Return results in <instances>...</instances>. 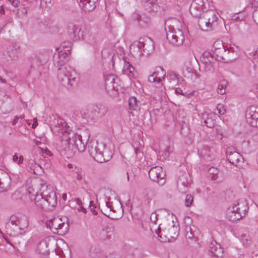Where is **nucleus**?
<instances>
[{
	"label": "nucleus",
	"instance_id": "0e129e2a",
	"mask_svg": "<svg viewBox=\"0 0 258 258\" xmlns=\"http://www.w3.org/2000/svg\"><path fill=\"white\" fill-rule=\"evenodd\" d=\"M252 18L255 22H258V7L253 11Z\"/></svg>",
	"mask_w": 258,
	"mask_h": 258
},
{
	"label": "nucleus",
	"instance_id": "603ef678",
	"mask_svg": "<svg viewBox=\"0 0 258 258\" xmlns=\"http://www.w3.org/2000/svg\"><path fill=\"white\" fill-rule=\"evenodd\" d=\"M148 81L150 82L154 83L155 84V86L157 87V76H156V74L154 72L152 74L150 75L148 78Z\"/></svg>",
	"mask_w": 258,
	"mask_h": 258
},
{
	"label": "nucleus",
	"instance_id": "9b49d317",
	"mask_svg": "<svg viewBox=\"0 0 258 258\" xmlns=\"http://www.w3.org/2000/svg\"><path fill=\"white\" fill-rule=\"evenodd\" d=\"M133 46L137 47L139 49L142 48L145 53L149 54L153 50V42L148 37H141L138 41L133 43Z\"/></svg>",
	"mask_w": 258,
	"mask_h": 258
},
{
	"label": "nucleus",
	"instance_id": "f03ea898",
	"mask_svg": "<svg viewBox=\"0 0 258 258\" xmlns=\"http://www.w3.org/2000/svg\"><path fill=\"white\" fill-rule=\"evenodd\" d=\"M38 152L40 154V158L38 159L37 155H34L33 159H30L28 162L27 170L33 174L39 175L43 172L44 169H48L50 167V160L44 154L51 156L52 154L46 148L44 149L38 147Z\"/></svg>",
	"mask_w": 258,
	"mask_h": 258
},
{
	"label": "nucleus",
	"instance_id": "a18cd8bd",
	"mask_svg": "<svg viewBox=\"0 0 258 258\" xmlns=\"http://www.w3.org/2000/svg\"><path fill=\"white\" fill-rule=\"evenodd\" d=\"M57 219H54L52 220L47 221L46 222V225L47 228H48L51 229L52 227H56L57 225L58 224L57 222Z\"/></svg>",
	"mask_w": 258,
	"mask_h": 258
},
{
	"label": "nucleus",
	"instance_id": "37998d69",
	"mask_svg": "<svg viewBox=\"0 0 258 258\" xmlns=\"http://www.w3.org/2000/svg\"><path fill=\"white\" fill-rule=\"evenodd\" d=\"M225 46H226V45H224L222 42L220 41H215L213 45L211 52H213V51H215L217 49H219L221 48H222V47Z\"/></svg>",
	"mask_w": 258,
	"mask_h": 258
},
{
	"label": "nucleus",
	"instance_id": "c9c22d12",
	"mask_svg": "<svg viewBox=\"0 0 258 258\" xmlns=\"http://www.w3.org/2000/svg\"><path fill=\"white\" fill-rule=\"evenodd\" d=\"M19 46L16 45L14 46L13 48L10 49L8 50V53L10 57H11L12 59H16L18 57L19 53Z\"/></svg>",
	"mask_w": 258,
	"mask_h": 258
},
{
	"label": "nucleus",
	"instance_id": "412c9836",
	"mask_svg": "<svg viewBox=\"0 0 258 258\" xmlns=\"http://www.w3.org/2000/svg\"><path fill=\"white\" fill-rule=\"evenodd\" d=\"M205 18L206 17L204 13H203L202 16L199 18L198 25L199 27L204 31H210L215 29V28L211 25L208 20L207 19H206Z\"/></svg>",
	"mask_w": 258,
	"mask_h": 258
},
{
	"label": "nucleus",
	"instance_id": "3c124183",
	"mask_svg": "<svg viewBox=\"0 0 258 258\" xmlns=\"http://www.w3.org/2000/svg\"><path fill=\"white\" fill-rule=\"evenodd\" d=\"M123 69L125 71H127L130 73H132L134 70V68L130 63L129 62L125 61Z\"/></svg>",
	"mask_w": 258,
	"mask_h": 258
},
{
	"label": "nucleus",
	"instance_id": "de8ad7c7",
	"mask_svg": "<svg viewBox=\"0 0 258 258\" xmlns=\"http://www.w3.org/2000/svg\"><path fill=\"white\" fill-rule=\"evenodd\" d=\"M194 201V197L191 195H187L185 199V205L186 207H190Z\"/></svg>",
	"mask_w": 258,
	"mask_h": 258
},
{
	"label": "nucleus",
	"instance_id": "13d9d810",
	"mask_svg": "<svg viewBox=\"0 0 258 258\" xmlns=\"http://www.w3.org/2000/svg\"><path fill=\"white\" fill-rule=\"evenodd\" d=\"M68 168L71 171L74 172L75 171L78 172L79 167H77L75 164L72 163H69L67 165Z\"/></svg>",
	"mask_w": 258,
	"mask_h": 258
},
{
	"label": "nucleus",
	"instance_id": "69168bd1",
	"mask_svg": "<svg viewBox=\"0 0 258 258\" xmlns=\"http://www.w3.org/2000/svg\"><path fill=\"white\" fill-rule=\"evenodd\" d=\"M178 74L174 72H170L169 73V77L171 80H175L178 79Z\"/></svg>",
	"mask_w": 258,
	"mask_h": 258
},
{
	"label": "nucleus",
	"instance_id": "6ab92c4d",
	"mask_svg": "<svg viewBox=\"0 0 258 258\" xmlns=\"http://www.w3.org/2000/svg\"><path fill=\"white\" fill-rule=\"evenodd\" d=\"M237 49L238 48L237 47H228V45L227 46L226 55L224 56V57H225V62L228 63L229 62H232L238 57V56L237 52Z\"/></svg>",
	"mask_w": 258,
	"mask_h": 258
},
{
	"label": "nucleus",
	"instance_id": "c03bdc74",
	"mask_svg": "<svg viewBox=\"0 0 258 258\" xmlns=\"http://www.w3.org/2000/svg\"><path fill=\"white\" fill-rule=\"evenodd\" d=\"M33 26L34 28L37 29H40L44 25L42 21L40 19L36 18L34 19L32 22Z\"/></svg>",
	"mask_w": 258,
	"mask_h": 258
},
{
	"label": "nucleus",
	"instance_id": "4468645a",
	"mask_svg": "<svg viewBox=\"0 0 258 258\" xmlns=\"http://www.w3.org/2000/svg\"><path fill=\"white\" fill-rule=\"evenodd\" d=\"M214 57L211 52H205L203 54L201 61L204 64V69L206 72H214L215 70V61H214Z\"/></svg>",
	"mask_w": 258,
	"mask_h": 258
},
{
	"label": "nucleus",
	"instance_id": "473e14b6",
	"mask_svg": "<svg viewBox=\"0 0 258 258\" xmlns=\"http://www.w3.org/2000/svg\"><path fill=\"white\" fill-rule=\"evenodd\" d=\"M139 102L135 97H132L128 100V105L130 110L137 111L140 109Z\"/></svg>",
	"mask_w": 258,
	"mask_h": 258
},
{
	"label": "nucleus",
	"instance_id": "393cba45",
	"mask_svg": "<svg viewBox=\"0 0 258 258\" xmlns=\"http://www.w3.org/2000/svg\"><path fill=\"white\" fill-rule=\"evenodd\" d=\"M97 1L98 0H83L79 3V6L83 8L85 12H90L95 8Z\"/></svg>",
	"mask_w": 258,
	"mask_h": 258
},
{
	"label": "nucleus",
	"instance_id": "ea45409f",
	"mask_svg": "<svg viewBox=\"0 0 258 258\" xmlns=\"http://www.w3.org/2000/svg\"><path fill=\"white\" fill-rule=\"evenodd\" d=\"M227 82L225 81H222L220 82L217 88V92L221 95L224 94L226 92V86Z\"/></svg>",
	"mask_w": 258,
	"mask_h": 258
},
{
	"label": "nucleus",
	"instance_id": "09e8293b",
	"mask_svg": "<svg viewBox=\"0 0 258 258\" xmlns=\"http://www.w3.org/2000/svg\"><path fill=\"white\" fill-rule=\"evenodd\" d=\"M75 201L77 202V204L79 205V207L77 208L78 211L79 212H82L84 213H87V210L84 208L82 206V203L80 199L79 198H76L75 199Z\"/></svg>",
	"mask_w": 258,
	"mask_h": 258
},
{
	"label": "nucleus",
	"instance_id": "ddd939ff",
	"mask_svg": "<svg viewBox=\"0 0 258 258\" xmlns=\"http://www.w3.org/2000/svg\"><path fill=\"white\" fill-rule=\"evenodd\" d=\"M85 148L83 145L78 142H66V157L67 158L73 157L77 151L83 152Z\"/></svg>",
	"mask_w": 258,
	"mask_h": 258
},
{
	"label": "nucleus",
	"instance_id": "4d7b16f0",
	"mask_svg": "<svg viewBox=\"0 0 258 258\" xmlns=\"http://www.w3.org/2000/svg\"><path fill=\"white\" fill-rule=\"evenodd\" d=\"M63 223H59L57 225V227H55V229L56 231V233L58 235H63L64 234V233H63V231L62 230H61L62 227L63 226Z\"/></svg>",
	"mask_w": 258,
	"mask_h": 258
},
{
	"label": "nucleus",
	"instance_id": "20e7f679",
	"mask_svg": "<svg viewBox=\"0 0 258 258\" xmlns=\"http://www.w3.org/2000/svg\"><path fill=\"white\" fill-rule=\"evenodd\" d=\"M249 210L247 201L245 199H240L236 204L229 206L226 211V217L231 221L235 222L244 217Z\"/></svg>",
	"mask_w": 258,
	"mask_h": 258
},
{
	"label": "nucleus",
	"instance_id": "338daca9",
	"mask_svg": "<svg viewBox=\"0 0 258 258\" xmlns=\"http://www.w3.org/2000/svg\"><path fill=\"white\" fill-rule=\"evenodd\" d=\"M250 55L253 59L255 60L256 61H258V49H256L255 51L250 53Z\"/></svg>",
	"mask_w": 258,
	"mask_h": 258
},
{
	"label": "nucleus",
	"instance_id": "cd10ccee",
	"mask_svg": "<svg viewBox=\"0 0 258 258\" xmlns=\"http://www.w3.org/2000/svg\"><path fill=\"white\" fill-rule=\"evenodd\" d=\"M227 46L225 47H222L219 49H217L215 51L211 52L213 56L214 57V59L215 60L221 61L223 60L225 62V58L224 56L226 55V49Z\"/></svg>",
	"mask_w": 258,
	"mask_h": 258
},
{
	"label": "nucleus",
	"instance_id": "2f4dec72",
	"mask_svg": "<svg viewBox=\"0 0 258 258\" xmlns=\"http://www.w3.org/2000/svg\"><path fill=\"white\" fill-rule=\"evenodd\" d=\"M29 10V7L28 6H25L23 5H21L17 10L16 17L19 19H23L26 17L27 16Z\"/></svg>",
	"mask_w": 258,
	"mask_h": 258
},
{
	"label": "nucleus",
	"instance_id": "774afa93",
	"mask_svg": "<svg viewBox=\"0 0 258 258\" xmlns=\"http://www.w3.org/2000/svg\"><path fill=\"white\" fill-rule=\"evenodd\" d=\"M67 245V249L66 250V254L67 253L68 255V258H72L71 251L68 244L66 242Z\"/></svg>",
	"mask_w": 258,
	"mask_h": 258
},
{
	"label": "nucleus",
	"instance_id": "e2e57ef3",
	"mask_svg": "<svg viewBox=\"0 0 258 258\" xmlns=\"http://www.w3.org/2000/svg\"><path fill=\"white\" fill-rule=\"evenodd\" d=\"M157 216L158 215L156 213H153L150 216V220L151 221L154 223H156V221H157Z\"/></svg>",
	"mask_w": 258,
	"mask_h": 258
},
{
	"label": "nucleus",
	"instance_id": "680f3d73",
	"mask_svg": "<svg viewBox=\"0 0 258 258\" xmlns=\"http://www.w3.org/2000/svg\"><path fill=\"white\" fill-rule=\"evenodd\" d=\"M89 207L90 208V210L93 214L96 215L97 214V212L95 210L96 208V206L94 204L93 201H90Z\"/></svg>",
	"mask_w": 258,
	"mask_h": 258
},
{
	"label": "nucleus",
	"instance_id": "f8f14e48",
	"mask_svg": "<svg viewBox=\"0 0 258 258\" xmlns=\"http://www.w3.org/2000/svg\"><path fill=\"white\" fill-rule=\"evenodd\" d=\"M226 158L230 163L238 167L241 166L244 159L242 156L235 151H232L231 148L227 149L226 151Z\"/></svg>",
	"mask_w": 258,
	"mask_h": 258
},
{
	"label": "nucleus",
	"instance_id": "f704fd0d",
	"mask_svg": "<svg viewBox=\"0 0 258 258\" xmlns=\"http://www.w3.org/2000/svg\"><path fill=\"white\" fill-rule=\"evenodd\" d=\"M79 142H78L80 145H83V147L85 149L87 144L89 141L90 138V135L88 132H87L83 135H79Z\"/></svg>",
	"mask_w": 258,
	"mask_h": 258
},
{
	"label": "nucleus",
	"instance_id": "8fccbe9b",
	"mask_svg": "<svg viewBox=\"0 0 258 258\" xmlns=\"http://www.w3.org/2000/svg\"><path fill=\"white\" fill-rule=\"evenodd\" d=\"M215 254H214L213 258H222L223 256V248L221 247H218V249L215 251Z\"/></svg>",
	"mask_w": 258,
	"mask_h": 258
},
{
	"label": "nucleus",
	"instance_id": "c756f323",
	"mask_svg": "<svg viewBox=\"0 0 258 258\" xmlns=\"http://www.w3.org/2000/svg\"><path fill=\"white\" fill-rule=\"evenodd\" d=\"M157 78V88H160L163 85L162 80L164 79L166 75V72L161 67H157L156 71L154 72Z\"/></svg>",
	"mask_w": 258,
	"mask_h": 258
},
{
	"label": "nucleus",
	"instance_id": "72a5a7b5",
	"mask_svg": "<svg viewBox=\"0 0 258 258\" xmlns=\"http://www.w3.org/2000/svg\"><path fill=\"white\" fill-rule=\"evenodd\" d=\"M101 212L104 215L112 220H118L121 218V214H116L111 213L106 207L103 210H101Z\"/></svg>",
	"mask_w": 258,
	"mask_h": 258
},
{
	"label": "nucleus",
	"instance_id": "9d476101",
	"mask_svg": "<svg viewBox=\"0 0 258 258\" xmlns=\"http://www.w3.org/2000/svg\"><path fill=\"white\" fill-rule=\"evenodd\" d=\"M245 118L247 123L251 126L258 127V107H248L245 111Z\"/></svg>",
	"mask_w": 258,
	"mask_h": 258
},
{
	"label": "nucleus",
	"instance_id": "864d4df0",
	"mask_svg": "<svg viewBox=\"0 0 258 258\" xmlns=\"http://www.w3.org/2000/svg\"><path fill=\"white\" fill-rule=\"evenodd\" d=\"M86 41L92 45H94L96 43V37L92 34L88 36Z\"/></svg>",
	"mask_w": 258,
	"mask_h": 258
},
{
	"label": "nucleus",
	"instance_id": "dca6fc26",
	"mask_svg": "<svg viewBox=\"0 0 258 258\" xmlns=\"http://www.w3.org/2000/svg\"><path fill=\"white\" fill-rule=\"evenodd\" d=\"M215 117V114L204 112L202 114V122L207 127L212 128L215 126L216 122Z\"/></svg>",
	"mask_w": 258,
	"mask_h": 258
},
{
	"label": "nucleus",
	"instance_id": "79ce46f5",
	"mask_svg": "<svg viewBox=\"0 0 258 258\" xmlns=\"http://www.w3.org/2000/svg\"><path fill=\"white\" fill-rule=\"evenodd\" d=\"M185 237L187 239H192L195 238L194 234L192 232L191 228L189 226H186L185 228Z\"/></svg>",
	"mask_w": 258,
	"mask_h": 258
},
{
	"label": "nucleus",
	"instance_id": "5701e85b",
	"mask_svg": "<svg viewBox=\"0 0 258 258\" xmlns=\"http://www.w3.org/2000/svg\"><path fill=\"white\" fill-rule=\"evenodd\" d=\"M204 13L206 17L205 19H207L213 27L216 29L218 26V20L219 19L218 15L212 10L207 11Z\"/></svg>",
	"mask_w": 258,
	"mask_h": 258
},
{
	"label": "nucleus",
	"instance_id": "f257e3e1",
	"mask_svg": "<svg viewBox=\"0 0 258 258\" xmlns=\"http://www.w3.org/2000/svg\"><path fill=\"white\" fill-rule=\"evenodd\" d=\"M39 191L35 190L33 186L28 188L27 191L30 199L33 201L36 206L40 210L45 211L52 210L57 204L55 192L52 187L43 179H40Z\"/></svg>",
	"mask_w": 258,
	"mask_h": 258
},
{
	"label": "nucleus",
	"instance_id": "aec40b11",
	"mask_svg": "<svg viewBox=\"0 0 258 258\" xmlns=\"http://www.w3.org/2000/svg\"><path fill=\"white\" fill-rule=\"evenodd\" d=\"M116 79V76L113 75H108L104 77L105 86L108 91L114 90L117 87V84L115 81Z\"/></svg>",
	"mask_w": 258,
	"mask_h": 258
},
{
	"label": "nucleus",
	"instance_id": "7ed1b4c3",
	"mask_svg": "<svg viewBox=\"0 0 258 258\" xmlns=\"http://www.w3.org/2000/svg\"><path fill=\"white\" fill-rule=\"evenodd\" d=\"M88 152L90 156L99 163L108 161L112 156V151L106 148L105 144L97 142L88 143Z\"/></svg>",
	"mask_w": 258,
	"mask_h": 258
},
{
	"label": "nucleus",
	"instance_id": "0eeeda50",
	"mask_svg": "<svg viewBox=\"0 0 258 258\" xmlns=\"http://www.w3.org/2000/svg\"><path fill=\"white\" fill-rule=\"evenodd\" d=\"M67 29L71 40L77 41L81 39H85L84 31L80 25H77L74 22H69Z\"/></svg>",
	"mask_w": 258,
	"mask_h": 258
},
{
	"label": "nucleus",
	"instance_id": "1a4fd4ad",
	"mask_svg": "<svg viewBox=\"0 0 258 258\" xmlns=\"http://www.w3.org/2000/svg\"><path fill=\"white\" fill-rule=\"evenodd\" d=\"M149 177L151 180L157 182L159 185H163L166 182V173L160 166L152 167L148 171Z\"/></svg>",
	"mask_w": 258,
	"mask_h": 258
},
{
	"label": "nucleus",
	"instance_id": "bb28decb",
	"mask_svg": "<svg viewBox=\"0 0 258 258\" xmlns=\"http://www.w3.org/2000/svg\"><path fill=\"white\" fill-rule=\"evenodd\" d=\"M164 230L168 236L171 239H175L179 233V227L178 225L176 226L173 224L168 228H165Z\"/></svg>",
	"mask_w": 258,
	"mask_h": 258
},
{
	"label": "nucleus",
	"instance_id": "a211bd4d",
	"mask_svg": "<svg viewBox=\"0 0 258 258\" xmlns=\"http://www.w3.org/2000/svg\"><path fill=\"white\" fill-rule=\"evenodd\" d=\"M79 135L72 130V127L66 122V142H79Z\"/></svg>",
	"mask_w": 258,
	"mask_h": 258
},
{
	"label": "nucleus",
	"instance_id": "5fc2aeb1",
	"mask_svg": "<svg viewBox=\"0 0 258 258\" xmlns=\"http://www.w3.org/2000/svg\"><path fill=\"white\" fill-rule=\"evenodd\" d=\"M217 109L218 111V113L221 115H223L226 112L224 106L222 104H218L217 106Z\"/></svg>",
	"mask_w": 258,
	"mask_h": 258
},
{
	"label": "nucleus",
	"instance_id": "e433bc0d",
	"mask_svg": "<svg viewBox=\"0 0 258 258\" xmlns=\"http://www.w3.org/2000/svg\"><path fill=\"white\" fill-rule=\"evenodd\" d=\"M133 18L136 19L137 22L139 23L140 25H142L141 22L145 24H148L150 22V19L149 18L146 17L145 16H142L137 14H134Z\"/></svg>",
	"mask_w": 258,
	"mask_h": 258
},
{
	"label": "nucleus",
	"instance_id": "6e6d98bb",
	"mask_svg": "<svg viewBox=\"0 0 258 258\" xmlns=\"http://www.w3.org/2000/svg\"><path fill=\"white\" fill-rule=\"evenodd\" d=\"M13 159L14 161L18 164L22 163L23 161V157L22 155L18 157L16 154L14 155Z\"/></svg>",
	"mask_w": 258,
	"mask_h": 258
},
{
	"label": "nucleus",
	"instance_id": "c85d7f7f",
	"mask_svg": "<svg viewBox=\"0 0 258 258\" xmlns=\"http://www.w3.org/2000/svg\"><path fill=\"white\" fill-rule=\"evenodd\" d=\"M70 71L67 70L66 72V77H67L68 85L71 87H74L77 85V74L75 71L70 68Z\"/></svg>",
	"mask_w": 258,
	"mask_h": 258
},
{
	"label": "nucleus",
	"instance_id": "a878e982",
	"mask_svg": "<svg viewBox=\"0 0 258 258\" xmlns=\"http://www.w3.org/2000/svg\"><path fill=\"white\" fill-rule=\"evenodd\" d=\"M206 9L207 8H204L196 4V3H192L190 6L189 11L191 15L194 17L199 18L203 14L201 12Z\"/></svg>",
	"mask_w": 258,
	"mask_h": 258
},
{
	"label": "nucleus",
	"instance_id": "7c9ffc66",
	"mask_svg": "<svg viewBox=\"0 0 258 258\" xmlns=\"http://www.w3.org/2000/svg\"><path fill=\"white\" fill-rule=\"evenodd\" d=\"M10 186V179L8 176L0 178V192L7 191Z\"/></svg>",
	"mask_w": 258,
	"mask_h": 258
},
{
	"label": "nucleus",
	"instance_id": "6e6552de",
	"mask_svg": "<svg viewBox=\"0 0 258 258\" xmlns=\"http://www.w3.org/2000/svg\"><path fill=\"white\" fill-rule=\"evenodd\" d=\"M107 111V108L104 105L98 104L88 107L87 112L84 114L86 118L95 119L104 116Z\"/></svg>",
	"mask_w": 258,
	"mask_h": 258
},
{
	"label": "nucleus",
	"instance_id": "2eb2a0df",
	"mask_svg": "<svg viewBox=\"0 0 258 258\" xmlns=\"http://www.w3.org/2000/svg\"><path fill=\"white\" fill-rule=\"evenodd\" d=\"M10 222L13 224H15L21 231L27 228L29 225L28 219L25 216L18 217L15 215H12L10 218Z\"/></svg>",
	"mask_w": 258,
	"mask_h": 258
},
{
	"label": "nucleus",
	"instance_id": "39448f33",
	"mask_svg": "<svg viewBox=\"0 0 258 258\" xmlns=\"http://www.w3.org/2000/svg\"><path fill=\"white\" fill-rule=\"evenodd\" d=\"M165 24V30L166 31V38L169 42L176 46H179L182 44L185 39L184 36L181 30H176L173 26H166Z\"/></svg>",
	"mask_w": 258,
	"mask_h": 258
},
{
	"label": "nucleus",
	"instance_id": "a19ab883",
	"mask_svg": "<svg viewBox=\"0 0 258 258\" xmlns=\"http://www.w3.org/2000/svg\"><path fill=\"white\" fill-rule=\"evenodd\" d=\"M55 134L59 137L60 140L63 141V137L64 134V129L63 126H55Z\"/></svg>",
	"mask_w": 258,
	"mask_h": 258
},
{
	"label": "nucleus",
	"instance_id": "49530a36",
	"mask_svg": "<svg viewBox=\"0 0 258 258\" xmlns=\"http://www.w3.org/2000/svg\"><path fill=\"white\" fill-rule=\"evenodd\" d=\"M225 199L228 201L232 200L234 198L233 191L230 189H226L225 191Z\"/></svg>",
	"mask_w": 258,
	"mask_h": 258
},
{
	"label": "nucleus",
	"instance_id": "4be33fe9",
	"mask_svg": "<svg viewBox=\"0 0 258 258\" xmlns=\"http://www.w3.org/2000/svg\"><path fill=\"white\" fill-rule=\"evenodd\" d=\"M6 232L11 236L16 237L21 233V231L15 224L12 223L10 221L5 226Z\"/></svg>",
	"mask_w": 258,
	"mask_h": 258
},
{
	"label": "nucleus",
	"instance_id": "b1692460",
	"mask_svg": "<svg viewBox=\"0 0 258 258\" xmlns=\"http://www.w3.org/2000/svg\"><path fill=\"white\" fill-rule=\"evenodd\" d=\"M201 154L205 159L212 160L215 158L216 152L213 147H206L201 149Z\"/></svg>",
	"mask_w": 258,
	"mask_h": 258
},
{
	"label": "nucleus",
	"instance_id": "4c0bfd02",
	"mask_svg": "<svg viewBox=\"0 0 258 258\" xmlns=\"http://www.w3.org/2000/svg\"><path fill=\"white\" fill-rule=\"evenodd\" d=\"M219 247H221V245L217 243L216 241H212L209 247V255L213 257L214 254H215V251Z\"/></svg>",
	"mask_w": 258,
	"mask_h": 258
},
{
	"label": "nucleus",
	"instance_id": "423d86ee",
	"mask_svg": "<svg viewBox=\"0 0 258 258\" xmlns=\"http://www.w3.org/2000/svg\"><path fill=\"white\" fill-rule=\"evenodd\" d=\"M63 47L57 48V53L53 55V61L55 65L58 68L57 78L60 82H63L64 72L62 67L64 65V52L62 50Z\"/></svg>",
	"mask_w": 258,
	"mask_h": 258
},
{
	"label": "nucleus",
	"instance_id": "58836bf2",
	"mask_svg": "<svg viewBox=\"0 0 258 258\" xmlns=\"http://www.w3.org/2000/svg\"><path fill=\"white\" fill-rule=\"evenodd\" d=\"M37 250L41 254H47L48 250L47 249L46 243L44 242H40L37 246Z\"/></svg>",
	"mask_w": 258,
	"mask_h": 258
},
{
	"label": "nucleus",
	"instance_id": "052dcab7",
	"mask_svg": "<svg viewBox=\"0 0 258 258\" xmlns=\"http://www.w3.org/2000/svg\"><path fill=\"white\" fill-rule=\"evenodd\" d=\"M207 0H194L192 3H196V4L200 6L206 8V3Z\"/></svg>",
	"mask_w": 258,
	"mask_h": 258
},
{
	"label": "nucleus",
	"instance_id": "f3484780",
	"mask_svg": "<svg viewBox=\"0 0 258 258\" xmlns=\"http://www.w3.org/2000/svg\"><path fill=\"white\" fill-rule=\"evenodd\" d=\"M113 235V230L112 228L107 226L102 229L99 234L98 237L102 241L110 240Z\"/></svg>",
	"mask_w": 258,
	"mask_h": 258
},
{
	"label": "nucleus",
	"instance_id": "bf43d9fd",
	"mask_svg": "<svg viewBox=\"0 0 258 258\" xmlns=\"http://www.w3.org/2000/svg\"><path fill=\"white\" fill-rule=\"evenodd\" d=\"M74 173L77 174L76 178L79 180L82 179L83 176H84V174L82 171L80 167L78 168V172L75 171Z\"/></svg>",
	"mask_w": 258,
	"mask_h": 258
}]
</instances>
